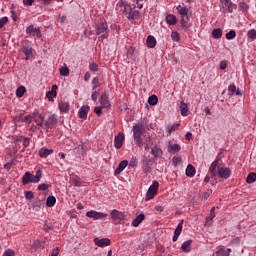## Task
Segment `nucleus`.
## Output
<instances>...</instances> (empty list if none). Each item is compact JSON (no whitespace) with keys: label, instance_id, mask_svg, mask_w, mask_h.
I'll return each mask as SVG.
<instances>
[{"label":"nucleus","instance_id":"41","mask_svg":"<svg viewBox=\"0 0 256 256\" xmlns=\"http://www.w3.org/2000/svg\"><path fill=\"white\" fill-rule=\"evenodd\" d=\"M142 162H143V165H153V163L155 162V159L149 156H144Z\"/></svg>","mask_w":256,"mask_h":256},{"label":"nucleus","instance_id":"21","mask_svg":"<svg viewBox=\"0 0 256 256\" xmlns=\"http://www.w3.org/2000/svg\"><path fill=\"white\" fill-rule=\"evenodd\" d=\"M182 29H185L186 31H189L191 29V23H189V16L182 17L180 21Z\"/></svg>","mask_w":256,"mask_h":256},{"label":"nucleus","instance_id":"38","mask_svg":"<svg viewBox=\"0 0 256 256\" xmlns=\"http://www.w3.org/2000/svg\"><path fill=\"white\" fill-rule=\"evenodd\" d=\"M148 103L149 105L155 106L157 105V103H159V98H157V95H151L148 98Z\"/></svg>","mask_w":256,"mask_h":256},{"label":"nucleus","instance_id":"16","mask_svg":"<svg viewBox=\"0 0 256 256\" xmlns=\"http://www.w3.org/2000/svg\"><path fill=\"white\" fill-rule=\"evenodd\" d=\"M33 119H34L36 125H38V127H43V121H44V119H45V118L43 117V115H41V114L38 113V112H35V113L33 114Z\"/></svg>","mask_w":256,"mask_h":256},{"label":"nucleus","instance_id":"22","mask_svg":"<svg viewBox=\"0 0 256 256\" xmlns=\"http://www.w3.org/2000/svg\"><path fill=\"white\" fill-rule=\"evenodd\" d=\"M180 111L182 117H187V115H189V106H187V103L184 101H181L180 103Z\"/></svg>","mask_w":256,"mask_h":256},{"label":"nucleus","instance_id":"62","mask_svg":"<svg viewBox=\"0 0 256 256\" xmlns=\"http://www.w3.org/2000/svg\"><path fill=\"white\" fill-rule=\"evenodd\" d=\"M178 128H179V124L168 126V132L173 133V131H175V129H178Z\"/></svg>","mask_w":256,"mask_h":256},{"label":"nucleus","instance_id":"60","mask_svg":"<svg viewBox=\"0 0 256 256\" xmlns=\"http://www.w3.org/2000/svg\"><path fill=\"white\" fill-rule=\"evenodd\" d=\"M173 165L177 166L179 163H181V157L174 156L172 159Z\"/></svg>","mask_w":256,"mask_h":256},{"label":"nucleus","instance_id":"63","mask_svg":"<svg viewBox=\"0 0 256 256\" xmlns=\"http://www.w3.org/2000/svg\"><path fill=\"white\" fill-rule=\"evenodd\" d=\"M220 69L222 71H225V69H227V60H224V61L220 62Z\"/></svg>","mask_w":256,"mask_h":256},{"label":"nucleus","instance_id":"23","mask_svg":"<svg viewBox=\"0 0 256 256\" xmlns=\"http://www.w3.org/2000/svg\"><path fill=\"white\" fill-rule=\"evenodd\" d=\"M228 92L230 95H238L239 97L243 95V93H241V90L237 89V86H235V84H232L228 87Z\"/></svg>","mask_w":256,"mask_h":256},{"label":"nucleus","instance_id":"40","mask_svg":"<svg viewBox=\"0 0 256 256\" xmlns=\"http://www.w3.org/2000/svg\"><path fill=\"white\" fill-rule=\"evenodd\" d=\"M25 86H20L17 88L16 90V97H18L19 99H21V97H23V95H25Z\"/></svg>","mask_w":256,"mask_h":256},{"label":"nucleus","instance_id":"29","mask_svg":"<svg viewBox=\"0 0 256 256\" xmlns=\"http://www.w3.org/2000/svg\"><path fill=\"white\" fill-rule=\"evenodd\" d=\"M181 151V146L179 144L168 145V153H179Z\"/></svg>","mask_w":256,"mask_h":256},{"label":"nucleus","instance_id":"45","mask_svg":"<svg viewBox=\"0 0 256 256\" xmlns=\"http://www.w3.org/2000/svg\"><path fill=\"white\" fill-rule=\"evenodd\" d=\"M183 231V220H181V222L178 224V226L176 227L175 231H174V235H181V232Z\"/></svg>","mask_w":256,"mask_h":256},{"label":"nucleus","instance_id":"56","mask_svg":"<svg viewBox=\"0 0 256 256\" xmlns=\"http://www.w3.org/2000/svg\"><path fill=\"white\" fill-rule=\"evenodd\" d=\"M49 184H45V183H42L40 185H38V191H47V189H49Z\"/></svg>","mask_w":256,"mask_h":256},{"label":"nucleus","instance_id":"59","mask_svg":"<svg viewBox=\"0 0 256 256\" xmlns=\"http://www.w3.org/2000/svg\"><path fill=\"white\" fill-rule=\"evenodd\" d=\"M98 97H99V93L97 92V90L92 92L91 99H92V101H94V103H97V98Z\"/></svg>","mask_w":256,"mask_h":256},{"label":"nucleus","instance_id":"64","mask_svg":"<svg viewBox=\"0 0 256 256\" xmlns=\"http://www.w3.org/2000/svg\"><path fill=\"white\" fill-rule=\"evenodd\" d=\"M239 9H241V11H247V3L240 2L239 3Z\"/></svg>","mask_w":256,"mask_h":256},{"label":"nucleus","instance_id":"51","mask_svg":"<svg viewBox=\"0 0 256 256\" xmlns=\"http://www.w3.org/2000/svg\"><path fill=\"white\" fill-rule=\"evenodd\" d=\"M9 22V18L7 16H4L0 19V29H3L5 25Z\"/></svg>","mask_w":256,"mask_h":256},{"label":"nucleus","instance_id":"61","mask_svg":"<svg viewBox=\"0 0 256 256\" xmlns=\"http://www.w3.org/2000/svg\"><path fill=\"white\" fill-rule=\"evenodd\" d=\"M3 256H15V251L11 250V249H7Z\"/></svg>","mask_w":256,"mask_h":256},{"label":"nucleus","instance_id":"13","mask_svg":"<svg viewBox=\"0 0 256 256\" xmlns=\"http://www.w3.org/2000/svg\"><path fill=\"white\" fill-rule=\"evenodd\" d=\"M89 105H83L80 107L79 111H78V117L80 119H87V113H89Z\"/></svg>","mask_w":256,"mask_h":256},{"label":"nucleus","instance_id":"14","mask_svg":"<svg viewBox=\"0 0 256 256\" xmlns=\"http://www.w3.org/2000/svg\"><path fill=\"white\" fill-rule=\"evenodd\" d=\"M27 35H36L37 37H41V30L39 28H35V26L30 25L26 28Z\"/></svg>","mask_w":256,"mask_h":256},{"label":"nucleus","instance_id":"50","mask_svg":"<svg viewBox=\"0 0 256 256\" xmlns=\"http://www.w3.org/2000/svg\"><path fill=\"white\" fill-rule=\"evenodd\" d=\"M42 244L41 241L39 240H34L33 244H32V249H34L35 251H37V249H41Z\"/></svg>","mask_w":256,"mask_h":256},{"label":"nucleus","instance_id":"5","mask_svg":"<svg viewBox=\"0 0 256 256\" xmlns=\"http://www.w3.org/2000/svg\"><path fill=\"white\" fill-rule=\"evenodd\" d=\"M157 191H159V182L154 181L146 193L147 201H151L157 195Z\"/></svg>","mask_w":256,"mask_h":256},{"label":"nucleus","instance_id":"26","mask_svg":"<svg viewBox=\"0 0 256 256\" xmlns=\"http://www.w3.org/2000/svg\"><path fill=\"white\" fill-rule=\"evenodd\" d=\"M191 243H193V240L189 239L182 244L181 249L184 253H189L191 251Z\"/></svg>","mask_w":256,"mask_h":256},{"label":"nucleus","instance_id":"49","mask_svg":"<svg viewBox=\"0 0 256 256\" xmlns=\"http://www.w3.org/2000/svg\"><path fill=\"white\" fill-rule=\"evenodd\" d=\"M42 203L43 202L41 200L34 201L32 203V208L35 209L36 211H39V209H41Z\"/></svg>","mask_w":256,"mask_h":256},{"label":"nucleus","instance_id":"37","mask_svg":"<svg viewBox=\"0 0 256 256\" xmlns=\"http://www.w3.org/2000/svg\"><path fill=\"white\" fill-rule=\"evenodd\" d=\"M216 256H229L227 248H225L224 246L218 248V250L216 251Z\"/></svg>","mask_w":256,"mask_h":256},{"label":"nucleus","instance_id":"46","mask_svg":"<svg viewBox=\"0 0 256 256\" xmlns=\"http://www.w3.org/2000/svg\"><path fill=\"white\" fill-rule=\"evenodd\" d=\"M21 121H24V123H31L33 121V116L31 114L24 116L20 115Z\"/></svg>","mask_w":256,"mask_h":256},{"label":"nucleus","instance_id":"55","mask_svg":"<svg viewBox=\"0 0 256 256\" xmlns=\"http://www.w3.org/2000/svg\"><path fill=\"white\" fill-rule=\"evenodd\" d=\"M103 106H97L94 108V113H96V115H98L99 117H101V115H103Z\"/></svg>","mask_w":256,"mask_h":256},{"label":"nucleus","instance_id":"32","mask_svg":"<svg viewBox=\"0 0 256 256\" xmlns=\"http://www.w3.org/2000/svg\"><path fill=\"white\" fill-rule=\"evenodd\" d=\"M195 166L189 164L186 168V176L187 177H195Z\"/></svg>","mask_w":256,"mask_h":256},{"label":"nucleus","instance_id":"10","mask_svg":"<svg viewBox=\"0 0 256 256\" xmlns=\"http://www.w3.org/2000/svg\"><path fill=\"white\" fill-rule=\"evenodd\" d=\"M58 121L59 120L57 119V115L52 114L51 116H49L44 125L46 129H53V127H55V124L58 123Z\"/></svg>","mask_w":256,"mask_h":256},{"label":"nucleus","instance_id":"44","mask_svg":"<svg viewBox=\"0 0 256 256\" xmlns=\"http://www.w3.org/2000/svg\"><path fill=\"white\" fill-rule=\"evenodd\" d=\"M247 37H248V39H251V41H255V39H256V30L255 29L249 30L248 33H247Z\"/></svg>","mask_w":256,"mask_h":256},{"label":"nucleus","instance_id":"1","mask_svg":"<svg viewBox=\"0 0 256 256\" xmlns=\"http://www.w3.org/2000/svg\"><path fill=\"white\" fill-rule=\"evenodd\" d=\"M41 177H43V172L41 170H37L35 175H32L31 172H25L22 177V184L29 185V183H39Z\"/></svg>","mask_w":256,"mask_h":256},{"label":"nucleus","instance_id":"19","mask_svg":"<svg viewBox=\"0 0 256 256\" xmlns=\"http://www.w3.org/2000/svg\"><path fill=\"white\" fill-rule=\"evenodd\" d=\"M179 15H181V18L182 17H187V15L189 14V7L187 6H181V5H178L176 7Z\"/></svg>","mask_w":256,"mask_h":256},{"label":"nucleus","instance_id":"9","mask_svg":"<svg viewBox=\"0 0 256 256\" xmlns=\"http://www.w3.org/2000/svg\"><path fill=\"white\" fill-rule=\"evenodd\" d=\"M110 215L111 219H113V221H116V223L125 220V214H123V212H119V210H112Z\"/></svg>","mask_w":256,"mask_h":256},{"label":"nucleus","instance_id":"7","mask_svg":"<svg viewBox=\"0 0 256 256\" xmlns=\"http://www.w3.org/2000/svg\"><path fill=\"white\" fill-rule=\"evenodd\" d=\"M218 176L221 179H229L231 177V169L230 168H225V167H218Z\"/></svg>","mask_w":256,"mask_h":256},{"label":"nucleus","instance_id":"18","mask_svg":"<svg viewBox=\"0 0 256 256\" xmlns=\"http://www.w3.org/2000/svg\"><path fill=\"white\" fill-rule=\"evenodd\" d=\"M146 45L149 49H155L157 45V39H155L152 35H149L146 40Z\"/></svg>","mask_w":256,"mask_h":256},{"label":"nucleus","instance_id":"2","mask_svg":"<svg viewBox=\"0 0 256 256\" xmlns=\"http://www.w3.org/2000/svg\"><path fill=\"white\" fill-rule=\"evenodd\" d=\"M133 138H134V143L138 147H143V133L145 132V128L141 124H136L133 126Z\"/></svg>","mask_w":256,"mask_h":256},{"label":"nucleus","instance_id":"12","mask_svg":"<svg viewBox=\"0 0 256 256\" xmlns=\"http://www.w3.org/2000/svg\"><path fill=\"white\" fill-rule=\"evenodd\" d=\"M94 243L97 247H109V245H111V240L109 238H95Z\"/></svg>","mask_w":256,"mask_h":256},{"label":"nucleus","instance_id":"4","mask_svg":"<svg viewBox=\"0 0 256 256\" xmlns=\"http://www.w3.org/2000/svg\"><path fill=\"white\" fill-rule=\"evenodd\" d=\"M96 35L98 37H101L102 39H107L109 35V28L107 26V22L104 20H101L98 26L96 27Z\"/></svg>","mask_w":256,"mask_h":256},{"label":"nucleus","instance_id":"58","mask_svg":"<svg viewBox=\"0 0 256 256\" xmlns=\"http://www.w3.org/2000/svg\"><path fill=\"white\" fill-rule=\"evenodd\" d=\"M129 165H130V167H137V165H138L137 157H132L130 159Z\"/></svg>","mask_w":256,"mask_h":256},{"label":"nucleus","instance_id":"48","mask_svg":"<svg viewBox=\"0 0 256 256\" xmlns=\"http://www.w3.org/2000/svg\"><path fill=\"white\" fill-rule=\"evenodd\" d=\"M60 75L62 77H69V68L67 66L60 68Z\"/></svg>","mask_w":256,"mask_h":256},{"label":"nucleus","instance_id":"34","mask_svg":"<svg viewBox=\"0 0 256 256\" xmlns=\"http://www.w3.org/2000/svg\"><path fill=\"white\" fill-rule=\"evenodd\" d=\"M58 107L62 113H67V111H69L70 106L68 102H60Z\"/></svg>","mask_w":256,"mask_h":256},{"label":"nucleus","instance_id":"3","mask_svg":"<svg viewBox=\"0 0 256 256\" xmlns=\"http://www.w3.org/2000/svg\"><path fill=\"white\" fill-rule=\"evenodd\" d=\"M123 15H125L129 21H133L135 19H139L140 12L139 10H133V7L131 6V4H125Z\"/></svg>","mask_w":256,"mask_h":256},{"label":"nucleus","instance_id":"8","mask_svg":"<svg viewBox=\"0 0 256 256\" xmlns=\"http://www.w3.org/2000/svg\"><path fill=\"white\" fill-rule=\"evenodd\" d=\"M86 217L97 220V219H104V217H107V214L103 212H97V211L91 210L86 213Z\"/></svg>","mask_w":256,"mask_h":256},{"label":"nucleus","instance_id":"33","mask_svg":"<svg viewBox=\"0 0 256 256\" xmlns=\"http://www.w3.org/2000/svg\"><path fill=\"white\" fill-rule=\"evenodd\" d=\"M212 37H214V39H221V37H223V30H221V28H216L212 31Z\"/></svg>","mask_w":256,"mask_h":256},{"label":"nucleus","instance_id":"20","mask_svg":"<svg viewBox=\"0 0 256 256\" xmlns=\"http://www.w3.org/2000/svg\"><path fill=\"white\" fill-rule=\"evenodd\" d=\"M53 153V149H49V148H41L39 150V155L42 159H47V157H49V155H51Z\"/></svg>","mask_w":256,"mask_h":256},{"label":"nucleus","instance_id":"57","mask_svg":"<svg viewBox=\"0 0 256 256\" xmlns=\"http://www.w3.org/2000/svg\"><path fill=\"white\" fill-rule=\"evenodd\" d=\"M89 69L90 71H99V65H97V63L93 62V63H90L89 65Z\"/></svg>","mask_w":256,"mask_h":256},{"label":"nucleus","instance_id":"15","mask_svg":"<svg viewBox=\"0 0 256 256\" xmlns=\"http://www.w3.org/2000/svg\"><path fill=\"white\" fill-rule=\"evenodd\" d=\"M129 165V161L123 160L118 167L116 168L114 175H121V173L124 171L125 167Z\"/></svg>","mask_w":256,"mask_h":256},{"label":"nucleus","instance_id":"17","mask_svg":"<svg viewBox=\"0 0 256 256\" xmlns=\"http://www.w3.org/2000/svg\"><path fill=\"white\" fill-rule=\"evenodd\" d=\"M143 221H145V214L141 213L132 221L131 225L132 227H139Z\"/></svg>","mask_w":256,"mask_h":256},{"label":"nucleus","instance_id":"53","mask_svg":"<svg viewBox=\"0 0 256 256\" xmlns=\"http://www.w3.org/2000/svg\"><path fill=\"white\" fill-rule=\"evenodd\" d=\"M25 199L31 200L35 197V194H33V191H26L24 192Z\"/></svg>","mask_w":256,"mask_h":256},{"label":"nucleus","instance_id":"36","mask_svg":"<svg viewBox=\"0 0 256 256\" xmlns=\"http://www.w3.org/2000/svg\"><path fill=\"white\" fill-rule=\"evenodd\" d=\"M255 182H256V173L254 172L249 173L246 178V183L251 185V183H255Z\"/></svg>","mask_w":256,"mask_h":256},{"label":"nucleus","instance_id":"54","mask_svg":"<svg viewBox=\"0 0 256 256\" xmlns=\"http://www.w3.org/2000/svg\"><path fill=\"white\" fill-rule=\"evenodd\" d=\"M152 164H143V171L144 173H151V171H153V169L151 168Z\"/></svg>","mask_w":256,"mask_h":256},{"label":"nucleus","instance_id":"25","mask_svg":"<svg viewBox=\"0 0 256 256\" xmlns=\"http://www.w3.org/2000/svg\"><path fill=\"white\" fill-rule=\"evenodd\" d=\"M145 141H144V149L145 151H149V149H151V147H153V138H151V136H144Z\"/></svg>","mask_w":256,"mask_h":256},{"label":"nucleus","instance_id":"28","mask_svg":"<svg viewBox=\"0 0 256 256\" xmlns=\"http://www.w3.org/2000/svg\"><path fill=\"white\" fill-rule=\"evenodd\" d=\"M217 165H219V161L215 160L212 162L209 171L212 175V177H216L217 176Z\"/></svg>","mask_w":256,"mask_h":256},{"label":"nucleus","instance_id":"6","mask_svg":"<svg viewBox=\"0 0 256 256\" xmlns=\"http://www.w3.org/2000/svg\"><path fill=\"white\" fill-rule=\"evenodd\" d=\"M123 141H125V134H123V132H119L114 138V147L116 149H121V147H123Z\"/></svg>","mask_w":256,"mask_h":256},{"label":"nucleus","instance_id":"27","mask_svg":"<svg viewBox=\"0 0 256 256\" xmlns=\"http://www.w3.org/2000/svg\"><path fill=\"white\" fill-rule=\"evenodd\" d=\"M57 89H58V86L53 85L52 88H51V91H48L46 93L47 99H53V97H57Z\"/></svg>","mask_w":256,"mask_h":256},{"label":"nucleus","instance_id":"52","mask_svg":"<svg viewBox=\"0 0 256 256\" xmlns=\"http://www.w3.org/2000/svg\"><path fill=\"white\" fill-rule=\"evenodd\" d=\"M99 78L98 77H95V78H93V80H92V89H93V91H95V89L97 88V87H99Z\"/></svg>","mask_w":256,"mask_h":256},{"label":"nucleus","instance_id":"30","mask_svg":"<svg viewBox=\"0 0 256 256\" xmlns=\"http://www.w3.org/2000/svg\"><path fill=\"white\" fill-rule=\"evenodd\" d=\"M166 23H168V25H177V16L173 14L167 15Z\"/></svg>","mask_w":256,"mask_h":256},{"label":"nucleus","instance_id":"39","mask_svg":"<svg viewBox=\"0 0 256 256\" xmlns=\"http://www.w3.org/2000/svg\"><path fill=\"white\" fill-rule=\"evenodd\" d=\"M71 183L74 187H81L82 183L81 180L77 176L71 177Z\"/></svg>","mask_w":256,"mask_h":256},{"label":"nucleus","instance_id":"11","mask_svg":"<svg viewBox=\"0 0 256 256\" xmlns=\"http://www.w3.org/2000/svg\"><path fill=\"white\" fill-rule=\"evenodd\" d=\"M100 105L104 109H109L111 107V102L109 101V95L107 93H103L100 96Z\"/></svg>","mask_w":256,"mask_h":256},{"label":"nucleus","instance_id":"31","mask_svg":"<svg viewBox=\"0 0 256 256\" xmlns=\"http://www.w3.org/2000/svg\"><path fill=\"white\" fill-rule=\"evenodd\" d=\"M151 155H153V157H161V155H163V150H161L159 146H154L151 149Z\"/></svg>","mask_w":256,"mask_h":256},{"label":"nucleus","instance_id":"43","mask_svg":"<svg viewBox=\"0 0 256 256\" xmlns=\"http://www.w3.org/2000/svg\"><path fill=\"white\" fill-rule=\"evenodd\" d=\"M171 39H172V41H175L176 43H179V41H181V36L179 35L178 32L173 31L171 33Z\"/></svg>","mask_w":256,"mask_h":256},{"label":"nucleus","instance_id":"47","mask_svg":"<svg viewBox=\"0 0 256 256\" xmlns=\"http://www.w3.org/2000/svg\"><path fill=\"white\" fill-rule=\"evenodd\" d=\"M213 219H215V214H210L205 221L206 227H211V223H213Z\"/></svg>","mask_w":256,"mask_h":256},{"label":"nucleus","instance_id":"42","mask_svg":"<svg viewBox=\"0 0 256 256\" xmlns=\"http://www.w3.org/2000/svg\"><path fill=\"white\" fill-rule=\"evenodd\" d=\"M235 37H237V32H235V30H230L226 33V39H228V41H231V39H235Z\"/></svg>","mask_w":256,"mask_h":256},{"label":"nucleus","instance_id":"35","mask_svg":"<svg viewBox=\"0 0 256 256\" xmlns=\"http://www.w3.org/2000/svg\"><path fill=\"white\" fill-rule=\"evenodd\" d=\"M55 203H57V198H55V196H48L46 205L48 207H55Z\"/></svg>","mask_w":256,"mask_h":256},{"label":"nucleus","instance_id":"24","mask_svg":"<svg viewBox=\"0 0 256 256\" xmlns=\"http://www.w3.org/2000/svg\"><path fill=\"white\" fill-rule=\"evenodd\" d=\"M21 51L22 53H24V55H26V61H28L30 57H33V48L29 46H24L22 47Z\"/></svg>","mask_w":256,"mask_h":256}]
</instances>
